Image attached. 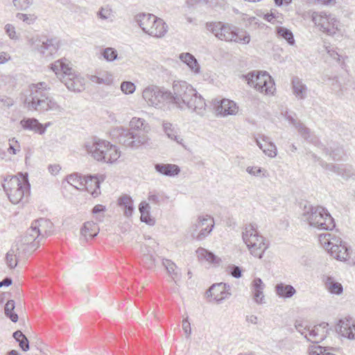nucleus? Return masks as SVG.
<instances>
[{
  "label": "nucleus",
  "mask_w": 355,
  "mask_h": 355,
  "mask_svg": "<svg viewBox=\"0 0 355 355\" xmlns=\"http://www.w3.org/2000/svg\"><path fill=\"white\" fill-rule=\"evenodd\" d=\"M169 103H173L180 109L187 108L197 114L203 116L206 111L205 99L184 80H174Z\"/></svg>",
  "instance_id": "f257e3e1"
},
{
  "label": "nucleus",
  "mask_w": 355,
  "mask_h": 355,
  "mask_svg": "<svg viewBox=\"0 0 355 355\" xmlns=\"http://www.w3.org/2000/svg\"><path fill=\"white\" fill-rule=\"evenodd\" d=\"M50 90L51 87L45 82L31 84L24 101V106L31 111L62 113L64 109L50 95Z\"/></svg>",
  "instance_id": "f03ea898"
},
{
  "label": "nucleus",
  "mask_w": 355,
  "mask_h": 355,
  "mask_svg": "<svg viewBox=\"0 0 355 355\" xmlns=\"http://www.w3.org/2000/svg\"><path fill=\"white\" fill-rule=\"evenodd\" d=\"M150 131L149 124L141 118L133 117L130 121V128L121 127L118 129V139L126 147L137 148L148 144Z\"/></svg>",
  "instance_id": "7ed1b4c3"
},
{
  "label": "nucleus",
  "mask_w": 355,
  "mask_h": 355,
  "mask_svg": "<svg viewBox=\"0 0 355 355\" xmlns=\"http://www.w3.org/2000/svg\"><path fill=\"white\" fill-rule=\"evenodd\" d=\"M3 188L12 204L21 202L30 193V184L27 173L17 175H7L4 178Z\"/></svg>",
  "instance_id": "20e7f679"
},
{
  "label": "nucleus",
  "mask_w": 355,
  "mask_h": 355,
  "mask_svg": "<svg viewBox=\"0 0 355 355\" xmlns=\"http://www.w3.org/2000/svg\"><path fill=\"white\" fill-rule=\"evenodd\" d=\"M206 28L221 41L248 44L250 36L246 32L237 33L236 28L228 23L211 21L206 24Z\"/></svg>",
  "instance_id": "39448f33"
},
{
  "label": "nucleus",
  "mask_w": 355,
  "mask_h": 355,
  "mask_svg": "<svg viewBox=\"0 0 355 355\" xmlns=\"http://www.w3.org/2000/svg\"><path fill=\"white\" fill-rule=\"evenodd\" d=\"M302 220L319 230H332L336 225L329 211L322 207H304Z\"/></svg>",
  "instance_id": "423d86ee"
},
{
  "label": "nucleus",
  "mask_w": 355,
  "mask_h": 355,
  "mask_svg": "<svg viewBox=\"0 0 355 355\" xmlns=\"http://www.w3.org/2000/svg\"><path fill=\"white\" fill-rule=\"evenodd\" d=\"M248 84L261 93L273 94L275 87L271 76L266 71H252L245 76Z\"/></svg>",
  "instance_id": "0eeeda50"
},
{
  "label": "nucleus",
  "mask_w": 355,
  "mask_h": 355,
  "mask_svg": "<svg viewBox=\"0 0 355 355\" xmlns=\"http://www.w3.org/2000/svg\"><path fill=\"white\" fill-rule=\"evenodd\" d=\"M28 44L45 58L51 57L58 50L60 42L55 38H46L40 35L28 37Z\"/></svg>",
  "instance_id": "6e6552de"
},
{
  "label": "nucleus",
  "mask_w": 355,
  "mask_h": 355,
  "mask_svg": "<svg viewBox=\"0 0 355 355\" xmlns=\"http://www.w3.org/2000/svg\"><path fill=\"white\" fill-rule=\"evenodd\" d=\"M171 92L157 86H148L142 92V97L149 106L159 107L164 103L169 102Z\"/></svg>",
  "instance_id": "1a4fd4ad"
},
{
  "label": "nucleus",
  "mask_w": 355,
  "mask_h": 355,
  "mask_svg": "<svg viewBox=\"0 0 355 355\" xmlns=\"http://www.w3.org/2000/svg\"><path fill=\"white\" fill-rule=\"evenodd\" d=\"M214 226L213 218L208 215L200 216L190 227L189 232L193 239L202 241L211 233Z\"/></svg>",
  "instance_id": "9d476101"
},
{
  "label": "nucleus",
  "mask_w": 355,
  "mask_h": 355,
  "mask_svg": "<svg viewBox=\"0 0 355 355\" xmlns=\"http://www.w3.org/2000/svg\"><path fill=\"white\" fill-rule=\"evenodd\" d=\"M312 20L320 29L329 35H334L339 31V21L332 15L324 12H313Z\"/></svg>",
  "instance_id": "9b49d317"
},
{
  "label": "nucleus",
  "mask_w": 355,
  "mask_h": 355,
  "mask_svg": "<svg viewBox=\"0 0 355 355\" xmlns=\"http://www.w3.org/2000/svg\"><path fill=\"white\" fill-rule=\"evenodd\" d=\"M107 146L108 141L97 137L91 138L83 144V148L87 153L97 162L99 159H102L103 149H107Z\"/></svg>",
  "instance_id": "f8f14e48"
},
{
  "label": "nucleus",
  "mask_w": 355,
  "mask_h": 355,
  "mask_svg": "<svg viewBox=\"0 0 355 355\" xmlns=\"http://www.w3.org/2000/svg\"><path fill=\"white\" fill-rule=\"evenodd\" d=\"M336 329L338 334L349 340H355V319L349 315L339 319Z\"/></svg>",
  "instance_id": "ddd939ff"
},
{
  "label": "nucleus",
  "mask_w": 355,
  "mask_h": 355,
  "mask_svg": "<svg viewBox=\"0 0 355 355\" xmlns=\"http://www.w3.org/2000/svg\"><path fill=\"white\" fill-rule=\"evenodd\" d=\"M61 82L63 83L69 90L80 92L85 89V79L73 69L67 76L61 78Z\"/></svg>",
  "instance_id": "4468645a"
},
{
  "label": "nucleus",
  "mask_w": 355,
  "mask_h": 355,
  "mask_svg": "<svg viewBox=\"0 0 355 355\" xmlns=\"http://www.w3.org/2000/svg\"><path fill=\"white\" fill-rule=\"evenodd\" d=\"M329 329V324L324 322L310 327L305 338L309 342L319 343L326 338Z\"/></svg>",
  "instance_id": "2eb2a0df"
},
{
  "label": "nucleus",
  "mask_w": 355,
  "mask_h": 355,
  "mask_svg": "<svg viewBox=\"0 0 355 355\" xmlns=\"http://www.w3.org/2000/svg\"><path fill=\"white\" fill-rule=\"evenodd\" d=\"M230 286L225 283L214 284L209 290L210 295L218 303H221L223 300L228 299L231 296L230 292Z\"/></svg>",
  "instance_id": "dca6fc26"
},
{
  "label": "nucleus",
  "mask_w": 355,
  "mask_h": 355,
  "mask_svg": "<svg viewBox=\"0 0 355 355\" xmlns=\"http://www.w3.org/2000/svg\"><path fill=\"white\" fill-rule=\"evenodd\" d=\"M105 177L101 175H88L84 177V189H85L94 198L101 193L100 184L104 181Z\"/></svg>",
  "instance_id": "f3484780"
},
{
  "label": "nucleus",
  "mask_w": 355,
  "mask_h": 355,
  "mask_svg": "<svg viewBox=\"0 0 355 355\" xmlns=\"http://www.w3.org/2000/svg\"><path fill=\"white\" fill-rule=\"evenodd\" d=\"M349 249L346 244L339 239V241H334V244L329 247L327 251L334 259L345 261L349 257Z\"/></svg>",
  "instance_id": "a211bd4d"
},
{
  "label": "nucleus",
  "mask_w": 355,
  "mask_h": 355,
  "mask_svg": "<svg viewBox=\"0 0 355 355\" xmlns=\"http://www.w3.org/2000/svg\"><path fill=\"white\" fill-rule=\"evenodd\" d=\"M167 31L168 26L164 20L154 15V19L152 20L146 34L155 37H162Z\"/></svg>",
  "instance_id": "6ab92c4d"
},
{
  "label": "nucleus",
  "mask_w": 355,
  "mask_h": 355,
  "mask_svg": "<svg viewBox=\"0 0 355 355\" xmlns=\"http://www.w3.org/2000/svg\"><path fill=\"white\" fill-rule=\"evenodd\" d=\"M102 155L103 157L102 159H99L98 162L112 164L120 157L121 152L117 146L108 141L107 149H103Z\"/></svg>",
  "instance_id": "aec40b11"
},
{
  "label": "nucleus",
  "mask_w": 355,
  "mask_h": 355,
  "mask_svg": "<svg viewBox=\"0 0 355 355\" xmlns=\"http://www.w3.org/2000/svg\"><path fill=\"white\" fill-rule=\"evenodd\" d=\"M238 106L233 101L225 98L220 101L216 111L218 114L225 116L235 115L238 112Z\"/></svg>",
  "instance_id": "412c9836"
},
{
  "label": "nucleus",
  "mask_w": 355,
  "mask_h": 355,
  "mask_svg": "<svg viewBox=\"0 0 355 355\" xmlns=\"http://www.w3.org/2000/svg\"><path fill=\"white\" fill-rule=\"evenodd\" d=\"M256 142L265 155L270 157H275L277 155L276 146L270 141L269 137L262 135L260 139H256Z\"/></svg>",
  "instance_id": "4be33fe9"
},
{
  "label": "nucleus",
  "mask_w": 355,
  "mask_h": 355,
  "mask_svg": "<svg viewBox=\"0 0 355 355\" xmlns=\"http://www.w3.org/2000/svg\"><path fill=\"white\" fill-rule=\"evenodd\" d=\"M250 254L255 257L261 259L266 250L268 248V245L265 243V239L261 236L259 239H257L256 243L248 241L247 245Z\"/></svg>",
  "instance_id": "5701e85b"
},
{
  "label": "nucleus",
  "mask_w": 355,
  "mask_h": 355,
  "mask_svg": "<svg viewBox=\"0 0 355 355\" xmlns=\"http://www.w3.org/2000/svg\"><path fill=\"white\" fill-rule=\"evenodd\" d=\"M51 69L60 80L64 76H67L70 73V71L72 69L69 66V62L66 59L56 60L51 64Z\"/></svg>",
  "instance_id": "b1692460"
},
{
  "label": "nucleus",
  "mask_w": 355,
  "mask_h": 355,
  "mask_svg": "<svg viewBox=\"0 0 355 355\" xmlns=\"http://www.w3.org/2000/svg\"><path fill=\"white\" fill-rule=\"evenodd\" d=\"M42 239L50 235L53 230V223L46 218H40L33 222Z\"/></svg>",
  "instance_id": "393cba45"
},
{
  "label": "nucleus",
  "mask_w": 355,
  "mask_h": 355,
  "mask_svg": "<svg viewBox=\"0 0 355 355\" xmlns=\"http://www.w3.org/2000/svg\"><path fill=\"white\" fill-rule=\"evenodd\" d=\"M20 125L24 130H31L40 135L45 132V127L35 118L24 119L20 121Z\"/></svg>",
  "instance_id": "a878e982"
},
{
  "label": "nucleus",
  "mask_w": 355,
  "mask_h": 355,
  "mask_svg": "<svg viewBox=\"0 0 355 355\" xmlns=\"http://www.w3.org/2000/svg\"><path fill=\"white\" fill-rule=\"evenodd\" d=\"M155 171L166 176H175L180 172V167L173 164H156L155 165Z\"/></svg>",
  "instance_id": "bb28decb"
},
{
  "label": "nucleus",
  "mask_w": 355,
  "mask_h": 355,
  "mask_svg": "<svg viewBox=\"0 0 355 355\" xmlns=\"http://www.w3.org/2000/svg\"><path fill=\"white\" fill-rule=\"evenodd\" d=\"M292 88L293 94L300 100L306 98L308 88L298 77H294L292 80Z\"/></svg>",
  "instance_id": "cd10ccee"
},
{
  "label": "nucleus",
  "mask_w": 355,
  "mask_h": 355,
  "mask_svg": "<svg viewBox=\"0 0 355 355\" xmlns=\"http://www.w3.org/2000/svg\"><path fill=\"white\" fill-rule=\"evenodd\" d=\"M163 130L164 133L166 135L168 138H169L171 140H173L176 141L178 144L184 146L183 144V139L179 135L178 129L168 122H164L163 123Z\"/></svg>",
  "instance_id": "c85d7f7f"
},
{
  "label": "nucleus",
  "mask_w": 355,
  "mask_h": 355,
  "mask_svg": "<svg viewBox=\"0 0 355 355\" xmlns=\"http://www.w3.org/2000/svg\"><path fill=\"white\" fill-rule=\"evenodd\" d=\"M261 236L257 231V225L255 224H249L246 225L242 234V238L246 245H248V241L256 243L257 239Z\"/></svg>",
  "instance_id": "c756f323"
},
{
  "label": "nucleus",
  "mask_w": 355,
  "mask_h": 355,
  "mask_svg": "<svg viewBox=\"0 0 355 355\" xmlns=\"http://www.w3.org/2000/svg\"><path fill=\"white\" fill-rule=\"evenodd\" d=\"M180 60L185 63L195 74L200 73V67L196 58L189 53H182L179 55Z\"/></svg>",
  "instance_id": "7c9ffc66"
},
{
  "label": "nucleus",
  "mask_w": 355,
  "mask_h": 355,
  "mask_svg": "<svg viewBox=\"0 0 355 355\" xmlns=\"http://www.w3.org/2000/svg\"><path fill=\"white\" fill-rule=\"evenodd\" d=\"M275 288L277 295L284 299L291 298L296 293V290L293 286L284 283L277 284Z\"/></svg>",
  "instance_id": "2f4dec72"
},
{
  "label": "nucleus",
  "mask_w": 355,
  "mask_h": 355,
  "mask_svg": "<svg viewBox=\"0 0 355 355\" xmlns=\"http://www.w3.org/2000/svg\"><path fill=\"white\" fill-rule=\"evenodd\" d=\"M154 15L150 13H139L135 16V21L144 33H147Z\"/></svg>",
  "instance_id": "473e14b6"
},
{
  "label": "nucleus",
  "mask_w": 355,
  "mask_h": 355,
  "mask_svg": "<svg viewBox=\"0 0 355 355\" xmlns=\"http://www.w3.org/2000/svg\"><path fill=\"white\" fill-rule=\"evenodd\" d=\"M99 232V227L93 221H88L84 223L81 229V234L85 239H92L97 236Z\"/></svg>",
  "instance_id": "72a5a7b5"
},
{
  "label": "nucleus",
  "mask_w": 355,
  "mask_h": 355,
  "mask_svg": "<svg viewBox=\"0 0 355 355\" xmlns=\"http://www.w3.org/2000/svg\"><path fill=\"white\" fill-rule=\"evenodd\" d=\"M324 282L326 288L331 294L340 295L343 293V286L339 282H336L332 277H324Z\"/></svg>",
  "instance_id": "f704fd0d"
},
{
  "label": "nucleus",
  "mask_w": 355,
  "mask_h": 355,
  "mask_svg": "<svg viewBox=\"0 0 355 355\" xmlns=\"http://www.w3.org/2000/svg\"><path fill=\"white\" fill-rule=\"evenodd\" d=\"M150 207L149 203L146 201H142L139 205V210L141 214V220L149 225L155 224V220L150 217Z\"/></svg>",
  "instance_id": "c9c22d12"
},
{
  "label": "nucleus",
  "mask_w": 355,
  "mask_h": 355,
  "mask_svg": "<svg viewBox=\"0 0 355 355\" xmlns=\"http://www.w3.org/2000/svg\"><path fill=\"white\" fill-rule=\"evenodd\" d=\"M196 254L198 259L200 261H206L208 263H219V262L220 261V258L217 257L211 252L208 251L207 250L203 248H199L196 250Z\"/></svg>",
  "instance_id": "e433bc0d"
},
{
  "label": "nucleus",
  "mask_w": 355,
  "mask_h": 355,
  "mask_svg": "<svg viewBox=\"0 0 355 355\" xmlns=\"http://www.w3.org/2000/svg\"><path fill=\"white\" fill-rule=\"evenodd\" d=\"M119 205L124 208V214L129 217L132 215L134 211L133 200L129 196H123L119 200Z\"/></svg>",
  "instance_id": "4c0bfd02"
},
{
  "label": "nucleus",
  "mask_w": 355,
  "mask_h": 355,
  "mask_svg": "<svg viewBox=\"0 0 355 355\" xmlns=\"http://www.w3.org/2000/svg\"><path fill=\"white\" fill-rule=\"evenodd\" d=\"M319 241L323 248L328 250L330 246L334 244V241L338 242L339 239L330 233L321 234L319 236Z\"/></svg>",
  "instance_id": "58836bf2"
},
{
  "label": "nucleus",
  "mask_w": 355,
  "mask_h": 355,
  "mask_svg": "<svg viewBox=\"0 0 355 355\" xmlns=\"http://www.w3.org/2000/svg\"><path fill=\"white\" fill-rule=\"evenodd\" d=\"M67 180L69 184L78 190L84 189V178L78 174L74 173L67 176Z\"/></svg>",
  "instance_id": "ea45409f"
},
{
  "label": "nucleus",
  "mask_w": 355,
  "mask_h": 355,
  "mask_svg": "<svg viewBox=\"0 0 355 355\" xmlns=\"http://www.w3.org/2000/svg\"><path fill=\"white\" fill-rule=\"evenodd\" d=\"M15 307L14 300H8L6 304L4 309L5 315L13 322H16L18 320L17 314L13 312Z\"/></svg>",
  "instance_id": "a19ab883"
},
{
  "label": "nucleus",
  "mask_w": 355,
  "mask_h": 355,
  "mask_svg": "<svg viewBox=\"0 0 355 355\" xmlns=\"http://www.w3.org/2000/svg\"><path fill=\"white\" fill-rule=\"evenodd\" d=\"M277 33L279 37L285 39L290 45L295 44L293 33L289 29L282 26L278 27Z\"/></svg>",
  "instance_id": "79ce46f5"
},
{
  "label": "nucleus",
  "mask_w": 355,
  "mask_h": 355,
  "mask_svg": "<svg viewBox=\"0 0 355 355\" xmlns=\"http://www.w3.org/2000/svg\"><path fill=\"white\" fill-rule=\"evenodd\" d=\"M143 254V261L145 263L146 266L148 268H152L155 265V258L150 253V250L148 247H145L144 249H142Z\"/></svg>",
  "instance_id": "37998d69"
},
{
  "label": "nucleus",
  "mask_w": 355,
  "mask_h": 355,
  "mask_svg": "<svg viewBox=\"0 0 355 355\" xmlns=\"http://www.w3.org/2000/svg\"><path fill=\"white\" fill-rule=\"evenodd\" d=\"M18 250V248L16 250L11 248L6 255V264L10 268H15L17 265L16 255Z\"/></svg>",
  "instance_id": "c03bdc74"
},
{
  "label": "nucleus",
  "mask_w": 355,
  "mask_h": 355,
  "mask_svg": "<svg viewBox=\"0 0 355 355\" xmlns=\"http://www.w3.org/2000/svg\"><path fill=\"white\" fill-rule=\"evenodd\" d=\"M162 264L166 269L168 273L170 275H171V277L173 279H175L178 275V273L176 271V268H177L176 265L172 261H171L169 259H163Z\"/></svg>",
  "instance_id": "a18cd8bd"
},
{
  "label": "nucleus",
  "mask_w": 355,
  "mask_h": 355,
  "mask_svg": "<svg viewBox=\"0 0 355 355\" xmlns=\"http://www.w3.org/2000/svg\"><path fill=\"white\" fill-rule=\"evenodd\" d=\"M97 16L103 20L112 19L113 17L112 9L110 6H103L97 12Z\"/></svg>",
  "instance_id": "49530a36"
},
{
  "label": "nucleus",
  "mask_w": 355,
  "mask_h": 355,
  "mask_svg": "<svg viewBox=\"0 0 355 355\" xmlns=\"http://www.w3.org/2000/svg\"><path fill=\"white\" fill-rule=\"evenodd\" d=\"M12 4L17 10L25 11L33 4V0H12Z\"/></svg>",
  "instance_id": "de8ad7c7"
},
{
  "label": "nucleus",
  "mask_w": 355,
  "mask_h": 355,
  "mask_svg": "<svg viewBox=\"0 0 355 355\" xmlns=\"http://www.w3.org/2000/svg\"><path fill=\"white\" fill-rule=\"evenodd\" d=\"M102 55L107 62H112L118 59L117 51L112 47L105 48L102 52Z\"/></svg>",
  "instance_id": "09e8293b"
},
{
  "label": "nucleus",
  "mask_w": 355,
  "mask_h": 355,
  "mask_svg": "<svg viewBox=\"0 0 355 355\" xmlns=\"http://www.w3.org/2000/svg\"><path fill=\"white\" fill-rule=\"evenodd\" d=\"M148 200L153 204L159 205L160 203L164 201V194L155 191L149 192Z\"/></svg>",
  "instance_id": "8fccbe9b"
},
{
  "label": "nucleus",
  "mask_w": 355,
  "mask_h": 355,
  "mask_svg": "<svg viewBox=\"0 0 355 355\" xmlns=\"http://www.w3.org/2000/svg\"><path fill=\"white\" fill-rule=\"evenodd\" d=\"M299 134L304 139H309L311 141H313L312 139H311V130L309 128L305 126L304 124L302 123H300L298 125H297V127L295 128Z\"/></svg>",
  "instance_id": "3c124183"
},
{
  "label": "nucleus",
  "mask_w": 355,
  "mask_h": 355,
  "mask_svg": "<svg viewBox=\"0 0 355 355\" xmlns=\"http://www.w3.org/2000/svg\"><path fill=\"white\" fill-rule=\"evenodd\" d=\"M246 171L254 176H260L261 175L266 178L268 175L266 170L258 166H248L246 168Z\"/></svg>",
  "instance_id": "603ef678"
},
{
  "label": "nucleus",
  "mask_w": 355,
  "mask_h": 355,
  "mask_svg": "<svg viewBox=\"0 0 355 355\" xmlns=\"http://www.w3.org/2000/svg\"><path fill=\"white\" fill-rule=\"evenodd\" d=\"M136 87L135 84L130 81H123L121 84V90L125 94H133Z\"/></svg>",
  "instance_id": "864d4df0"
},
{
  "label": "nucleus",
  "mask_w": 355,
  "mask_h": 355,
  "mask_svg": "<svg viewBox=\"0 0 355 355\" xmlns=\"http://www.w3.org/2000/svg\"><path fill=\"white\" fill-rule=\"evenodd\" d=\"M20 151V145L15 137L9 139V147L8 152L12 155H16Z\"/></svg>",
  "instance_id": "5fc2aeb1"
},
{
  "label": "nucleus",
  "mask_w": 355,
  "mask_h": 355,
  "mask_svg": "<svg viewBox=\"0 0 355 355\" xmlns=\"http://www.w3.org/2000/svg\"><path fill=\"white\" fill-rule=\"evenodd\" d=\"M295 328L305 338L310 326L304 324L302 321L297 320L295 322Z\"/></svg>",
  "instance_id": "6e6d98bb"
},
{
  "label": "nucleus",
  "mask_w": 355,
  "mask_h": 355,
  "mask_svg": "<svg viewBox=\"0 0 355 355\" xmlns=\"http://www.w3.org/2000/svg\"><path fill=\"white\" fill-rule=\"evenodd\" d=\"M4 29L10 39L13 40H19V36L17 35L15 28L12 24H7Z\"/></svg>",
  "instance_id": "4d7b16f0"
},
{
  "label": "nucleus",
  "mask_w": 355,
  "mask_h": 355,
  "mask_svg": "<svg viewBox=\"0 0 355 355\" xmlns=\"http://www.w3.org/2000/svg\"><path fill=\"white\" fill-rule=\"evenodd\" d=\"M16 17L28 25L33 24L35 21V17L34 15L24 14L21 12L17 13Z\"/></svg>",
  "instance_id": "13d9d810"
},
{
  "label": "nucleus",
  "mask_w": 355,
  "mask_h": 355,
  "mask_svg": "<svg viewBox=\"0 0 355 355\" xmlns=\"http://www.w3.org/2000/svg\"><path fill=\"white\" fill-rule=\"evenodd\" d=\"M37 238L34 237V235L28 233H25L24 236L21 239V243L23 245L33 244V246H36L38 243H36Z\"/></svg>",
  "instance_id": "bf43d9fd"
},
{
  "label": "nucleus",
  "mask_w": 355,
  "mask_h": 355,
  "mask_svg": "<svg viewBox=\"0 0 355 355\" xmlns=\"http://www.w3.org/2000/svg\"><path fill=\"white\" fill-rule=\"evenodd\" d=\"M253 293V299L257 304L265 303V297L263 295V290H257L252 291Z\"/></svg>",
  "instance_id": "052dcab7"
},
{
  "label": "nucleus",
  "mask_w": 355,
  "mask_h": 355,
  "mask_svg": "<svg viewBox=\"0 0 355 355\" xmlns=\"http://www.w3.org/2000/svg\"><path fill=\"white\" fill-rule=\"evenodd\" d=\"M265 284L261 278L257 277L252 282V291L257 290H263Z\"/></svg>",
  "instance_id": "680f3d73"
},
{
  "label": "nucleus",
  "mask_w": 355,
  "mask_h": 355,
  "mask_svg": "<svg viewBox=\"0 0 355 355\" xmlns=\"http://www.w3.org/2000/svg\"><path fill=\"white\" fill-rule=\"evenodd\" d=\"M228 272L235 278H239L241 276V270L237 266H230L227 268Z\"/></svg>",
  "instance_id": "e2e57ef3"
},
{
  "label": "nucleus",
  "mask_w": 355,
  "mask_h": 355,
  "mask_svg": "<svg viewBox=\"0 0 355 355\" xmlns=\"http://www.w3.org/2000/svg\"><path fill=\"white\" fill-rule=\"evenodd\" d=\"M182 329L187 337H189L191 334V328L188 318L182 320Z\"/></svg>",
  "instance_id": "0e129e2a"
},
{
  "label": "nucleus",
  "mask_w": 355,
  "mask_h": 355,
  "mask_svg": "<svg viewBox=\"0 0 355 355\" xmlns=\"http://www.w3.org/2000/svg\"><path fill=\"white\" fill-rule=\"evenodd\" d=\"M327 168L336 173L338 175H344L343 171L345 169L343 168L340 164H328Z\"/></svg>",
  "instance_id": "69168bd1"
},
{
  "label": "nucleus",
  "mask_w": 355,
  "mask_h": 355,
  "mask_svg": "<svg viewBox=\"0 0 355 355\" xmlns=\"http://www.w3.org/2000/svg\"><path fill=\"white\" fill-rule=\"evenodd\" d=\"M0 102L6 107H10L15 103L12 98L6 96H0Z\"/></svg>",
  "instance_id": "338daca9"
},
{
  "label": "nucleus",
  "mask_w": 355,
  "mask_h": 355,
  "mask_svg": "<svg viewBox=\"0 0 355 355\" xmlns=\"http://www.w3.org/2000/svg\"><path fill=\"white\" fill-rule=\"evenodd\" d=\"M99 75H100L101 81H103V80L105 81V80H106V83H103V84L108 85L112 83V76L110 73H107V71H103V72H101L99 73Z\"/></svg>",
  "instance_id": "774afa93"
}]
</instances>
